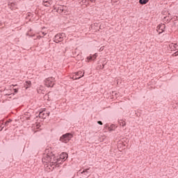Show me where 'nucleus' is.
I'll list each match as a JSON object with an SVG mask.
<instances>
[{
  "mask_svg": "<svg viewBox=\"0 0 178 178\" xmlns=\"http://www.w3.org/2000/svg\"><path fill=\"white\" fill-rule=\"evenodd\" d=\"M120 126L124 127V126H126V122H120Z\"/></svg>",
  "mask_w": 178,
  "mask_h": 178,
  "instance_id": "12",
  "label": "nucleus"
},
{
  "mask_svg": "<svg viewBox=\"0 0 178 178\" xmlns=\"http://www.w3.org/2000/svg\"><path fill=\"white\" fill-rule=\"evenodd\" d=\"M56 12L58 13H60V15H62V13H63V12H65V7L63 6H60L58 8V9L56 10Z\"/></svg>",
  "mask_w": 178,
  "mask_h": 178,
  "instance_id": "7",
  "label": "nucleus"
},
{
  "mask_svg": "<svg viewBox=\"0 0 178 178\" xmlns=\"http://www.w3.org/2000/svg\"><path fill=\"white\" fill-rule=\"evenodd\" d=\"M97 54H95L92 56V58H94V59H96L97 58Z\"/></svg>",
  "mask_w": 178,
  "mask_h": 178,
  "instance_id": "16",
  "label": "nucleus"
},
{
  "mask_svg": "<svg viewBox=\"0 0 178 178\" xmlns=\"http://www.w3.org/2000/svg\"><path fill=\"white\" fill-rule=\"evenodd\" d=\"M88 170H83L82 172H81V174H83V173H88Z\"/></svg>",
  "mask_w": 178,
  "mask_h": 178,
  "instance_id": "15",
  "label": "nucleus"
},
{
  "mask_svg": "<svg viewBox=\"0 0 178 178\" xmlns=\"http://www.w3.org/2000/svg\"><path fill=\"white\" fill-rule=\"evenodd\" d=\"M3 129V127H2L1 129H0V131H2V129Z\"/></svg>",
  "mask_w": 178,
  "mask_h": 178,
  "instance_id": "24",
  "label": "nucleus"
},
{
  "mask_svg": "<svg viewBox=\"0 0 178 178\" xmlns=\"http://www.w3.org/2000/svg\"><path fill=\"white\" fill-rule=\"evenodd\" d=\"M149 0H139V3L140 5H145L146 3H148Z\"/></svg>",
  "mask_w": 178,
  "mask_h": 178,
  "instance_id": "10",
  "label": "nucleus"
},
{
  "mask_svg": "<svg viewBox=\"0 0 178 178\" xmlns=\"http://www.w3.org/2000/svg\"><path fill=\"white\" fill-rule=\"evenodd\" d=\"M42 34L43 35H47V33H44V32H42Z\"/></svg>",
  "mask_w": 178,
  "mask_h": 178,
  "instance_id": "20",
  "label": "nucleus"
},
{
  "mask_svg": "<svg viewBox=\"0 0 178 178\" xmlns=\"http://www.w3.org/2000/svg\"><path fill=\"white\" fill-rule=\"evenodd\" d=\"M8 123H9V121H7V122H6V124H8Z\"/></svg>",
  "mask_w": 178,
  "mask_h": 178,
  "instance_id": "23",
  "label": "nucleus"
},
{
  "mask_svg": "<svg viewBox=\"0 0 178 178\" xmlns=\"http://www.w3.org/2000/svg\"><path fill=\"white\" fill-rule=\"evenodd\" d=\"M51 2H52V0H43V5L44 6H49Z\"/></svg>",
  "mask_w": 178,
  "mask_h": 178,
  "instance_id": "8",
  "label": "nucleus"
},
{
  "mask_svg": "<svg viewBox=\"0 0 178 178\" xmlns=\"http://www.w3.org/2000/svg\"><path fill=\"white\" fill-rule=\"evenodd\" d=\"M41 115V112H40V114H39V116H40Z\"/></svg>",
  "mask_w": 178,
  "mask_h": 178,
  "instance_id": "26",
  "label": "nucleus"
},
{
  "mask_svg": "<svg viewBox=\"0 0 178 178\" xmlns=\"http://www.w3.org/2000/svg\"><path fill=\"white\" fill-rule=\"evenodd\" d=\"M72 137H73L72 136V134H65L64 135H63L60 140V141H62L63 143H65V144H67V143H69L70 140H72Z\"/></svg>",
  "mask_w": 178,
  "mask_h": 178,
  "instance_id": "2",
  "label": "nucleus"
},
{
  "mask_svg": "<svg viewBox=\"0 0 178 178\" xmlns=\"http://www.w3.org/2000/svg\"><path fill=\"white\" fill-rule=\"evenodd\" d=\"M24 87L26 90H27V88H30V87H31V81H26L24 83Z\"/></svg>",
  "mask_w": 178,
  "mask_h": 178,
  "instance_id": "9",
  "label": "nucleus"
},
{
  "mask_svg": "<svg viewBox=\"0 0 178 178\" xmlns=\"http://www.w3.org/2000/svg\"><path fill=\"white\" fill-rule=\"evenodd\" d=\"M83 177H88V175H86V176H84Z\"/></svg>",
  "mask_w": 178,
  "mask_h": 178,
  "instance_id": "25",
  "label": "nucleus"
},
{
  "mask_svg": "<svg viewBox=\"0 0 178 178\" xmlns=\"http://www.w3.org/2000/svg\"><path fill=\"white\" fill-rule=\"evenodd\" d=\"M42 162L46 163V165H49L50 166H54L58 165V159L49 150H45V153L43 154L42 158Z\"/></svg>",
  "mask_w": 178,
  "mask_h": 178,
  "instance_id": "1",
  "label": "nucleus"
},
{
  "mask_svg": "<svg viewBox=\"0 0 178 178\" xmlns=\"http://www.w3.org/2000/svg\"><path fill=\"white\" fill-rule=\"evenodd\" d=\"M169 47L171 51H175V54H177L178 55V44L177 43L170 44Z\"/></svg>",
  "mask_w": 178,
  "mask_h": 178,
  "instance_id": "5",
  "label": "nucleus"
},
{
  "mask_svg": "<svg viewBox=\"0 0 178 178\" xmlns=\"http://www.w3.org/2000/svg\"><path fill=\"white\" fill-rule=\"evenodd\" d=\"M54 80H55V79H54V77H50V78H47L45 81H44V84L46 86V87H54Z\"/></svg>",
  "mask_w": 178,
  "mask_h": 178,
  "instance_id": "3",
  "label": "nucleus"
},
{
  "mask_svg": "<svg viewBox=\"0 0 178 178\" xmlns=\"http://www.w3.org/2000/svg\"><path fill=\"white\" fill-rule=\"evenodd\" d=\"M90 2H95L96 0H90Z\"/></svg>",
  "mask_w": 178,
  "mask_h": 178,
  "instance_id": "22",
  "label": "nucleus"
},
{
  "mask_svg": "<svg viewBox=\"0 0 178 178\" xmlns=\"http://www.w3.org/2000/svg\"><path fill=\"white\" fill-rule=\"evenodd\" d=\"M65 35V33H62L61 34H57L55 35L54 38V42H60L63 40V36Z\"/></svg>",
  "mask_w": 178,
  "mask_h": 178,
  "instance_id": "4",
  "label": "nucleus"
},
{
  "mask_svg": "<svg viewBox=\"0 0 178 178\" xmlns=\"http://www.w3.org/2000/svg\"><path fill=\"white\" fill-rule=\"evenodd\" d=\"M81 73H83V72H81V71H79V72H76L75 74H76V76H80V74H81Z\"/></svg>",
  "mask_w": 178,
  "mask_h": 178,
  "instance_id": "14",
  "label": "nucleus"
},
{
  "mask_svg": "<svg viewBox=\"0 0 178 178\" xmlns=\"http://www.w3.org/2000/svg\"><path fill=\"white\" fill-rule=\"evenodd\" d=\"M60 159H62V161H66V159H67V154L63 152L60 155Z\"/></svg>",
  "mask_w": 178,
  "mask_h": 178,
  "instance_id": "6",
  "label": "nucleus"
},
{
  "mask_svg": "<svg viewBox=\"0 0 178 178\" xmlns=\"http://www.w3.org/2000/svg\"><path fill=\"white\" fill-rule=\"evenodd\" d=\"M15 92H17V89H14Z\"/></svg>",
  "mask_w": 178,
  "mask_h": 178,
  "instance_id": "21",
  "label": "nucleus"
},
{
  "mask_svg": "<svg viewBox=\"0 0 178 178\" xmlns=\"http://www.w3.org/2000/svg\"><path fill=\"white\" fill-rule=\"evenodd\" d=\"M87 59H88L89 60H91L92 59V56H90L88 57Z\"/></svg>",
  "mask_w": 178,
  "mask_h": 178,
  "instance_id": "18",
  "label": "nucleus"
},
{
  "mask_svg": "<svg viewBox=\"0 0 178 178\" xmlns=\"http://www.w3.org/2000/svg\"><path fill=\"white\" fill-rule=\"evenodd\" d=\"M97 123H98V124H100V126H102V122L98 121Z\"/></svg>",
  "mask_w": 178,
  "mask_h": 178,
  "instance_id": "19",
  "label": "nucleus"
},
{
  "mask_svg": "<svg viewBox=\"0 0 178 178\" xmlns=\"http://www.w3.org/2000/svg\"><path fill=\"white\" fill-rule=\"evenodd\" d=\"M157 29L159 30H161V31H163V29H165V24H161L157 26Z\"/></svg>",
  "mask_w": 178,
  "mask_h": 178,
  "instance_id": "11",
  "label": "nucleus"
},
{
  "mask_svg": "<svg viewBox=\"0 0 178 178\" xmlns=\"http://www.w3.org/2000/svg\"><path fill=\"white\" fill-rule=\"evenodd\" d=\"M81 2H82V3H86V2H87V0H80Z\"/></svg>",
  "mask_w": 178,
  "mask_h": 178,
  "instance_id": "17",
  "label": "nucleus"
},
{
  "mask_svg": "<svg viewBox=\"0 0 178 178\" xmlns=\"http://www.w3.org/2000/svg\"><path fill=\"white\" fill-rule=\"evenodd\" d=\"M48 116H49V113H48Z\"/></svg>",
  "mask_w": 178,
  "mask_h": 178,
  "instance_id": "27",
  "label": "nucleus"
},
{
  "mask_svg": "<svg viewBox=\"0 0 178 178\" xmlns=\"http://www.w3.org/2000/svg\"><path fill=\"white\" fill-rule=\"evenodd\" d=\"M81 77H84V72L82 74L81 76H79V77H76V80H79V79H81Z\"/></svg>",
  "mask_w": 178,
  "mask_h": 178,
  "instance_id": "13",
  "label": "nucleus"
}]
</instances>
